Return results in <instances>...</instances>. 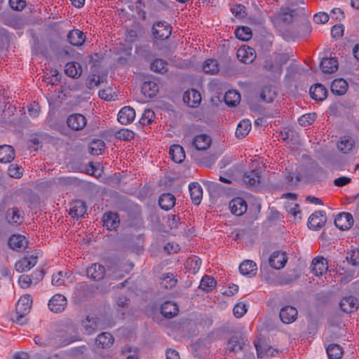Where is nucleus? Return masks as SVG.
<instances>
[{
  "label": "nucleus",
  "mask_w": 359,
  "mask_h": 359,
  "mask_svg": "<svg viewBox=\"0 0 359 359\" xmlns=\"http://www.w3.org/2000/svg\"><path fill=\"white\" fill-rule=\"evenodd\" d=\"M201 100V93L194 89L188 90L183 95V102L189 107H198Z\"/></svg>",
  "instance_id": "0eeeda50"
},
{
  "label": "nucleus",
  "mask_w": 359,
  "mask_h": 359,
  "mask_svg": "<svg viewBox=\"0 0 359 359\" xmlns=\"http://www.w3.org/2000/svg\"><path fill=\"white\" fill-rule=\"evenodd\" d=\"M103 226L108 230L116 229L120 224L119 216L116 212L111 211L105 212L102 216Z\"/></svg>",
  "instance_id": "ddd939ff"
},
{
  "label": "nucleus",
  "mask_w": 359,
  "mask_h": 359,
  "mask_svg": "<svg viewBox=\"0 0 359 359\" xmlns=\"http://www.w3.org/2000/svg\"><path fill=\"white\" fill-rule=\"evenodd\" d=\"M67 40L72 46H80L84 43L86 36L83 32L79 29H73L69 32Z\"/></svg>",
  "instance_id": "b1692460"
},
{
  "label": "nucleus",
  "mask_w": 359,
  "mask_h": 359,
  "mask_svg": "<svg viewBox=\"0 0 359 359\" xmlns=\"http://www.w3.org/2000/svg\"><path fill=\"white\" fill-rule=\"evenodd\" d=\"M223 99L226 105L234 107L240 102L241 95L238 91L230 90L225 93Z\"/></svg>",
  "instance_id": "e433bc0d"
},
{
  "label": "nucleus",
  "mask_w": 359,
  "mask_h": 359,
  "mask_svg": "<svg viewBox=\"0 0 359 359\" xmlns=\"http://www.w3.org/2000/svg\"><path fill=\"white\" fill-rule=\"evenodd\" d=\"M310 94L313 99L322 101L326 98L327 90L323 85L316 83L311 87Z\"/></svg>",
  "instance_id": "c85d7f7f"
},
{
  "label": "nucleus",
  "mask_w": 359,
  "mask_h": 359,
  "mask_svg": "<svg viewBox=\"0 0 359 359\" xmlns=\"http://www.w3.org/2000/svg\"><path fill=\"white\" fill-rule=\"evenodd\" d=\"M279 316L283 323L290 324L293 323L297 316V310L291 306H286L280 311Z\"/></svg>",
  "instance_id": "dca6fc26"
},
{
  "label": "nucleus",
  "mask_w": 359,
  "mask_h": 359,
  "mask_svg": "<svg viewBox=\"0 0 359 359\" xmlns=\"http://www.w3.org/2000/svg\"><path fill=\"white\" fill-rule=\"evenodd\" d=\"M238 59L243 63L250 64L256 58L254 49L250 46H243L237 50Z\"/></svg>",
  "instance_id": "9d476101"
},
{
  "label": "nucleus",
  "mask_w": 359,
  "mask_h": 359,
  "mask_svg": "<svg viewBox=\"0 0 359 359\" xmlns=\"http://www.w3.org/2000/svg\"><path fill=\"white\" fill-rule=\"evenodd\" d=\"M330 88L334 94L341 95L346 92L348 83L343 79H337L332 81Z\"/></svg>",
  "instance_id": "72a5a7b5"
},
{
  "label": "nucleus",
  "mask_w": 359,
  "mask_h": 359,
  "mask_svg": "<svg viewBox=\"0 0 359 359\" xmlns=\"http://www.w3.org/2000/svg\"><path fill=\"white\" fill-rule=\"evenodd\" d=\"M255 346L257 353V356L259 358H262L264 355L273 356L278 353L276 349L273 348L271 346L267 348L264 347V350H262V348L260 346H258L257 344H255Z\"/></svg>",
  "instance_id": "8fccbe9b"
},
{
  "label": "nucleus",
  "mask_w": 359,
  "mask_h": 359,
  "mask_svg": "<svg viewBox=\"0 0 359 359\" xmlns=\"http://www.w3.org/2000/svg\"><path fill=\"white\" fill-rule=\"evenodd\" d=\"M14 158L15 151L11 146L7 144L0 146V163H10Z\"/></svg>",
  "instance_id": "bb28decb"
},
{
  "label": "nucleus",
  "mask_w": 359,
  "mask_h": 359,
  "mask_svg": "<svg viewBox=\"0 0 359 359\" xmlns=\"http://www.w3.org/2000/svg\"><path fill=\"white\" fill-rule=\"evenodd\" d=\"M65 283V278L62 271L54 273L52 276V284L55 286H60Z\"/></svg>",
  "instance_id": "338daca9"
},
{
  "label": "nucleus",
  "mask_w": 359,
  "mask_h": 359,
  "mask_svg": "<svg viewBox=\"0 0 359 359\" xmlns=\"http://www.w3.org/2000/svg\"><path fill=\"white\" fill-rule=\"evenodd\" d=\"M329 20V16L326 13L320 12L313 16V21L317 24H325Z\"/></svg>",
  "instance_id": "774afa93"
},
{
  "label": "nucleus",
  "mask_w": 359,
  "mask_h": 359,
  "mask_svg": "<svg viewBox=\"0 0 359 359\" xmlns=\"http://www.w3.org/2000/svg\"><path fill=\"white\" fill-rule=\"evenodd\" d=\"M228 348L233 352H236L241 348V344L237 337H232L228 341Z\"/></svg>",
  "instance_id": "e2e57ef3"
},
{
  "label": "nucleus",
  "mask_w": 359,
  "mask_h": 359,
  "mask_svg": "<svg viewBox=\"0 0 359 359\" xmlns=\"http://www.w3.org/2000/svg\"><path fill=\"white\" fill-rule=\"evenodd\" d=\"M201 266V259L199 257L189 258L187 261L186 267L192 273H196Z\"/></svg>",
  "instance_id": "49530a36"
},
{
  "label": "nucleus",
  "mask_w": 359,
  "mask_h": 359,
  "mask_svg": "<svg viewBox=\"0 0 359 359\" xmlns=\"http://www.w3.org/2000/svg\"><path fill=\"white\" fill-rule=\"evenodd\" d=\"M82 325L88 334H91L100 328L99 319L94 315L87 316Z\"/></svg>",
  "instance_id": "5701e85b"
},
{
  "label": "nucleus",
  "mask_w": 359,
  "mask_h": 359,
  "mask_svg": "<svg viewBox=\"0 0 359 359\" xmlns=\"http://www.w3.org/2000/svg\"><path fill=\"white\" fill-rule=\"evenodd\" d=\"M231 212L235 215L240 216L247 210V204L242 198H236L229 203Z\"/></svg>",
  "instance_id": "412c9836"
},
{
  "label": "nucleus",
  "mask_w": 359,
  "mask_h": 359,
  "mask_svg": "<svg viewBox=\"0 0 359 359\" xmlns=\"http://www.w3.org/2000/svg\"><path fill=\"white\" fill-rule=\"evenodd\" d=\"M231 10L232 14L237 18L242 19L246 15V8L241 4L233 6Z\"/></svg>",
  "instance_id": "5fc2aeb1"
},
{
  "label": "nucleus",
  "mask_w": 359,
  "mask_h": 359,
  "mask_svg": "<svg viewBox=\"0 0 359 359\" xmlns=\"http://www.w3.org/2000/svg\"><path fill=\"white\" fill-rule=\"evenodd\" d=\"M353 224V219L351 214L348 212L339 213L334 219L335 226L341 230H347Z\"/></svg>",
  "instance_id": "9b49d317"
},
{
  "label": "nucleus",
  "mask_w": 359,
  "mask_h": 359,
  "mask_svg": "<svg viewBox=\"0 0 359 359\" xmlns=\"http://www.w3.org/2000/svg\"><path fill=\"white\" fill-rule=\"evenodd\" d=\"M269 262L270 266L276 269H282L287 262V257L285 252L276 251L270 256Z\"/></svg>",
  "instance_id": "a211bd4d"
},
{
  "label": "nucleus",
  "mask_w": 359,
  "mask_h": 359,
  "mask_svg": "<svg viewBox=\"0 0 359 359\" xmlns=\"http://www.w3.org/2000/svg\"><path fill=\"white\" fill-rule=\"evenodd\" d=\"M37 259V255L28 253L15 263V268L18 272L29 271L36 264Z\"/></svg>",
  "instance_id": "7ed1b4c3"
},
{
  "label": "nucleus",
  "mask_w": 359,
  "mask_h": 359,
  "mask_svg": "<svg viewBox=\"0 0 359 359\" xmlns=\"http://www.w3.org/2000/svg\"><path fill=\"white\" fill-rule=\"evenodd\" d=\"M67 124L72 130H81L86 126L87 119L81 114H73L68 116Z\"/></svg>",
  "instance_id": "39448f33"
},
{
  "label": "nucleus",
  "mask_w": 359,
  "mask_h": 359,
  "mask_svg": "<svg viewBox=\"0 0 359 359\" xmlns=\"http://www.w3.org/2000/svg\"><path fill=\"white\" fill-rule=\"evenodd\" d=\"M311 267L316 276H322L327 272L328 263L323 257H317L313 259Z\"/></svg>",
  "instance_id": "2eb2a0df"
},
{
  "label": "nucleus",
  "mask_w": 359,
  "mask_h": 359,
  "mask_svg": "<svg viewBox=\"0 0 359 359\" xmlns=\"http://www.w3.org/2000/svg\"><path fill=\"white\" fill-rule=\"evenodd\" d=\"M177 280L172 273H165L163 275L160 285L162 288L168 289L175 286Z\"/></svg>",
  "instance_id": "37998d69"
},
{
  "label": "nucleus",
  "mask_w": 359,
  "mask_h": 359,
  "mask_svg": "<svg viewBox=\"0 0 359 359\" xmlns=\"http://www.w3.org/2000/svg\"><path fill=\"white\" fill-rule=\"evenodd\" d=\"M247 312L246 304L243 302H238L233 309V313L235 317L241 318Z\"/></svg>",
  "instance_id": "864d4df0"
},
{
  "label": "nucleus",
  "mask_w": 359,
  "mask_h": 359,
  "mask_svg": "<svg viewBox=\"0 0 359 359\" xmlns=\"http://www.w3.org/2000/svg\"><path fill=\"white\" fill-rule=\"evenodd\" d=\"M99 97L104 100L111 101L114 100V95L112 94V89L107 88L102 90H100L98 92Z\"/></svg>",
  "instance_id": "bf43d9fd"
},
{
  "label": "nucleus",
  "mask_w": 359,
  "mask_h": 359,
  "mask_svg": "<svg viewBox=\"0 0 359 359\" xmlns=\"http://www.w3.org/2000/svg\"><path fill=\"white\" fill-rule=\"evenodd\" d=\"M116 137L125 141H130L134 138V133L130 130L123 128L117 132Z\"/></svg>",
  "instance_id": "6e6d98bb"
},
{
  "label": "nucleus",
  "mask_w": 359,
  "mask_h": 359,
  "mask_svg": "<svg viewBox=\"0 0 359 359\" xmlns=\"http://www.w3.org/2000/svg\"><path fill=\"white\" fill-rule=\"evenodd\" d=\"M172 27L165 21H159L154 24L152 34L156 39L165 40L171 34Z\"/></svg>",
  "instance_id": "f03ea898"
},
{
  "label": "nucleus",
  "mask_w": 359,
  "mask_h": 359,
  "mask_svg": "<svg viewBox=\"0 0 359 359\" xmlns=\"http://www.w3.org/2000/svg\"><path fill=\"white\" fill-rule=\"evenodd\" d=\"M239 271L244 276H252L256 273L257 264L252 260L243 261L239 266Z\"/></svg>",
  "instance_id": "2f4dec72"
},
{
  "label": "nucleus",
  "mask_w": 359,
  "mask_h": 359,
  "mask_svg": "<svg viewBox=\"0 0 359 359\" xmlns=\"http://www.w3.org/2000/svg\"><path fill=\"white\" fill-rule=\"evenodd\" d=\"M355 144L354 140L349 136H344L337 143V148L341 152L346 154L351 151Z\"/></svg>",
  "instance_id": "f704fd0d"
},
{
  "label": "nucleus",
  "mask_w": 359,
  "mask_h": 359,
  "mask_svg": "<svg viewBox=\"0 0 359 359\" xmlns=\"http://www.w3.org/2000/svg\"><path fill=\"white\" fill-rule=\"evenodd\" d=\"M168 63L166 61L156 58L154 59L151 63V69L155 72L164 74L168 72Z\"/></svg>",
  "instance_id": "ea45409f"
},
{
  "label": "nucleus",
  "mask_w": 359,
  "mask_h": 359,
  "mask_svg": "<svg viewBox=\"0 0 359 359\" xmlns=\"http://www.w3.org/2000/svg\"><path fill=\"white\" fill-rule=\"evenodd\" d=\"M348 261L353 265H359V250H353L348 252Z\"/></svg>",
  "instance_id": "052dcab7"
},
{
  "label": "nucleus",
  "mask_w": 359,
  "mask_h": 359,
  "mask_svg": "<svg viewBox=\"0 0 359 359\" xmlns=\"http://www.w3.org/2000/svg\"><path fill=\"white\" fill-rule=\"evenodd\" d=\"M169 154L171 159L176 163L184 161L186 156L183 147L179 144H173L170 147Z\"/></svg>",
  "instance_id": "a878e982"
},
{
  "label": "nucleus",
  "mask_w": 359,
  "mask_h": 359,
  "mask_svg": "<svg viewBox=\"0 0 359 359\" xmlns=\"http://www.w3.org/2000/svg\"><path fill=\"white\" fill-rule=\"evenodd\" d=\"M327 217L325 212L319 210L313 212L309 218L308 226L313 230H318L321 229L325 224Z\"/></svg>",
  "instance_id": "20e7f679"
},
{
  "label": "nucleus",
  "mask_w": 359,
  "mask_h": 359,
  "mask_svg": "<svg viewBox=\"0 0 359 359\" xmlns=\"http://www.w3.org/2000/svg\"><path fill=\"white\" fill-rule=\"evenodd\" d=\"M285 209L287 213L293 217L294 222H299L301 219V211L297 203H289L285 205Z\"/></svg>",
  "instance_id": "79ce46f5"
},
{
  "label": "nucleus",
  "mask_w": 359,
  "mask_h": 359,
  "mask_svg": "<svg viewBox=\"0 0 359 359\" xmlns=\"http://www.w3.org/2000/svg\"><path fill=\"white\" fill-rule=\"evenodd\" d=\"M175 197L170 193H165L160 196L158 198V204L161 209L169 210L175 204Z\"/></svg>",
  "instance_id": "cd10ccee"
},
{
  "label": "nucleus",
  "mask_w": 359,
  "mask_h": 359,
  "mask_svg": "<svg viewBox=\"0 0 359 359\" xmlns=\"http://www.w3.org/2000/svg\"><path fill=\"white\" fill-rule=\"evenodd\" d=\"M236 36L241 41H248L252 37V32L248 27H241L236 29Z\"/></svg>",
  "instance_id": "c03bdc74"
},
{
  "label": "nucleus",
  "mask_w": 359,
  "mask_h": 359,
  "mask_svg": "<svg viewBox=\"0 0 359 359\" xmlns=\"http://www.w3.org/2000/svg\"><path fill=\"white\" fill-rule=\"evenodd\" d=\"M189 190L192 203L199 205L202 201V187L198 182H193L189 184Z\"/></svg>",
  "instance_id": "aec40b11"
},
{
  "label": "nucleus",
  "mask_w": 359,
  "mask_h": 359,
  "mask_svg": "<svg viewBox=\"0 0 359 359\" xmlns=\"http://www.w3.org/2000/svg\"><path fill=\"white\" fill-rule=\"evenodd\" d=\"M33 299L30 294L22 295L15 305L16 321L20 323L21 320L27 316L32 308Z\"/></svg>",
  "instance_id": "f257e3e1"
},
{
  "label": "nucleus",
  "mask_w": 359,
  "mask_h": 359,
  "mask_svg": "<svg viewBox=\"0 0 359 359\" xmlns=\"http://www.w3.org/2000/svg\"><path fill=\"white\" fill-rule=\"evenodd\" d=\"M22 168L17 165L11 164L8 166V173L10 177L15 179L20 178L22 176Z\"/></svg>",
  "instance_id": "3c124183"
},
{
  "label": "nucleus",
  "mask_w": 359,
  "mask_h": 359,
  "mask_svg": "<svg viewBox=\"0 0 359 359\" xmlns=\"http://www.w3.org/2000/svg\"><path fill=\"white\" fill-rule=\"evenodd\" d=\"M86 274L92 280H100L105 276V269L102 264L94 263L87 268Z\"/></svg>",
  "instance_id": "4468645a"
},
{
  "label": "nucleus",
  "mask_w": 359,
  "mask_h": 359,
  "mask_svg": "<svg viewBox=\"0 0 359 359\" xmlns=\"http://www.w3.org/2000/svg\"><path fill=\"white\" fill-rule=\"evenodd\" d=\"M209 89L212 92H215L216 95L211 97V102L213 104H217L218 102L221 101V95L220 93L217 91L218 90V83L212 81L209 85Z\"/></svg>",
  "instance_id": "4d7b16f0"
},
{
  "label": "nucleus",
  "mask_w": 359,
  "mask_h": 359,
  "mask_svg": "<svg viewBox=\"0 0 359 359\" xmlns=\"http://www.w3.org/2000/svg\"><path fill=\"white\" fill-rule=\"evenodd\" d=\"M67 304L66 297L61 294H54L48 302L50 310L54 313L62 311Z\"/></svg>",
  "instance_id": "423d86ee"
},
{
  "label": "nucleus",
  "mask_w": 359,
  "mask_h": 359,
  "mask_svg": "<svg viewBox=\"0 0 359 359\" xmlns=\"http://www.w3.org/2000/svg\"><path fill=\"white\" fill-rule=\"evenodd\" d=\"M316 117L317 116L315 113L304 114L298 118V122L302 126H308L315 121Z\"/></svg>",
  "instance_id": "09e8293b"
},
{
  "label": "nucleus",
  "mask_w": 359,
  "mask_h": 359,
  "mask_svg": "<svg viewBox=\"0 0 359 359\" xmlns=\"http://www.w3.org/2000/svg\"><path fill=\"white\" fill-rule=\"evenodd\" d=\"M155 118V114L151 109H145L141 116L140 122L143 126L151 123Z\"/></svg>",
  "instance_id": "de8ad7c7"
},
{
  "label": "nucleus",
  "mask_w": 359,
  "mask_h": 359,
  "mask_svg": "<svg viewBox=\"0 0 359 359\" xmlns=\"http://www.w3.org/2000/svg\"><path fill=\"white\" fill-rule=\"evenodd\" d=\"M339 307L345 313H352L358 307V301L353 296L344 297L339 302Z\"/></svg>",
  "instance_id": "6ab92c4d"
},
{
  "label": "nucleus",
  "mask_w": 359,
  "mask_h": 359,
  "mask_svg": "<svg viewBox=\"0 0 359 359\" xmlns=\"http://www.w3.org/2000/svg\"><path fill=\"white\" fill-rule=\"evenodd\" d=\"M274 96V93L268 87L264 88L260 95L262 100L266 102H272Z\"/></svg>",
  "instance_id": "13d9d810"
},
{
  "label": "nucleus",
  "mask_w": 359,
  "mask_h": 359,
  "mask_svg": "<svg viewBox=\"0 0 359 359\" xmlns=\"http://www.w3.org/2000/svg\"><path fill=\"white\" fill-rule=\"evenodd\" d=\"M86 212V206L83 201L76 200L73 202L69 210V215L73 218H81Z\"/></svg>",
  "instance_id": "393cba45"
},
{
  "label": "nucleus",
  "mask_w": 359,
  "mask_h": 359,
  "mask_svg": "<svg viewBox=\"0 0 359 359\" xmlns=\"http://www.w3.org/2000/svg\"><path fill=\"white\" fill-rule=\"evenodd\" d=\"M219 71L218 63L215 60H208L203 63V72L208 74H215Z\"/></svg>",
  "instance_id": "a18cd8bd"
},
{
  "label": "nucleus",
  "mask_w": 359,
  "mask_h": 359,
  "mask_svg": "<svg viewBox=\"0 0 359 359\" xmlns=\"http://www.w3.org/2000/svg\"><path fill=\"white\" fill-rule=\"evenodd\" d=\"M327 353L330 359H340L343 355V350L338 344H330L327 348Z\"/></svg>",
  "instance_id": "a19ab883"
},
{
  "label": "nucleus",
  "mask_w": 359,
  "mask_h": 359,
  "mask_svg": "<svg viewBox=\"0 0 359 359\" xmlns=\"http://www.w3.org/2000/svg\"><path fill=\"white\" fill-rule=\"evenodd\" d=\"M65 72L68 76L75 78L81 75V69L77 62H70L66 64Z\"/></svg>",
  "instance_id": "58836bf2"
},
{
  "label": "nucleus",
  "mask_w": 359,
  "mask_h": 359,
  "mask_svg": "<svg viewBox=\"0 0 359 359\" xmlns=\"http://www.w3.org/2000/svg\"><path fill=\"white\" fill-rule=\"evenodd\" d=\"M135 118V111L129 106L123 107L120 109L117 115V120L122 125L131 123Z\"/></svg>",
  "instance_id": "6e6552de"
},
{
  "label": "nucleus",
  "mask_w": 359,
  "mask_h": 359,
  "mask_svg": "<svg viewBox=\"0 0 359 359\" xmlns=\"http://www.w3.org/2000/svg\"><path fill=\"white\" fill-rule=\"evenodd\" d=\"M114 341L113 336L109 332H102L98 334L95 340L97 346L102 348L110 347Z\"/></svg>",
  "instance_id": "473e14b6"
},
{
  "label": "nucleus",
  "mask_w": 359,
  "mask_h": 359,
  "mask_svg": "<svg viewBox=\"0 0 359 359\" xmlns=\"http://www.w3.org/2000/svg\"><path fill=\"white\" fill-rule=\"evenodd\" d=\"M178 312V305L172 301H165L161 306V313L166 318H172L176 316Z\"/></svg>",
  "instance_id": "f3484780"
},
{
  "label": "nucleus",
  "mask_w": 359,
  "mask_h": 359,
  "mask_svg": "<svg viewBox=\"0 0 359 359\" xmlns=\"http://www.w3.org/2000/svg\"><path fill=\"white\" fill-rule=\"evenodd\" d=\"M123 353L127 354L126 355V359H138L139 358V353H138V348H132V347H127L123 350Z\"/></svg>",
  "instance_id": "680f3d73"
},
{
  "label": "nucleus",
  "mask_w": 359,
  "mask_h": 359,
  "mask_svg": "<svg viewBox=\"0 0 359 359\" xmlns=\"http://www.w3.org/2000/svg\"><path fill=\"white\" fill-rule=\"evenodd\" d=\"M105 149V143L103 140L96 139L92 140L88 144L89 153L92 155L98 156L102 154Z\"/></svg>",
  "instance_id": "c9c22d12"
},
{
  "label": "nucleus",
  "mask_w": 359,
  "mask_h": 359,
  "mask_svg": "<svg viewBox=\"0 0 359 359\" xmlns=\"http://www.w3.org/2000/svg\"><path fill=\"white\" fill-rule=\"evenodd\" d=\"M251 130V122L248 119H243L238 123L236 135L237 137L243 138L245 137Z\"/></svg>",
  "instance_id": "4c0bfd02"
},
{
  "label": "nucleus",
  "mask_w": 359,
  "mask_h": 359,
  "mask_svg": "<svg viewBox=\"0 0 359 359\" xmlns=\"http://www.w3.org/2000/svg\"><path fill=\"white\" fill-rule=\"evenodd\" d=\"M18 284L22 288L27 289L34 284V280L31 276L22 274L18 278Z\"/></svg>",
  "instance_id": "603ef678"
},
{
  "label": "nucleus",
  "mask_w": 359,
  "mask_h": 359,
  "mask_svg": "<svg viewBox=\"0 0 359 359\" xmlns=\"http://www.w3.org/2000/svg\"><path fill=\"white\" fill-rule=\"evenodd\" d=\"M5 218L11 225L18 226L24 222L22 212L16 208H8L6 212Z\"/></svg>",
  "instance_id": "1a4fd4ad"
},
{
  "label": "nucleus",
  "mask_w": 359,
  "mask_h": 359,
  "mask_svg": "<svg viewBox=\"0 0 359 359\" xmlns=\"http://www.w3.org/2000/svg\"><path fill=\"white\" fill-rule=\"evenodd\" d=\"M8 244L11 249L21 251L27 248L28 241L22 235L13 234L9 237Z\"/></svg>",
  "instance_id": "f8f14e48"
},
{
  "label": "nucleus",
  "mask_w": 359,
  "mask_h": 359,
  "mask_svg": "<svg viewBox=\"0 0 359 359\" xmlns=\"http://www.w3.org/2000/svg\"><path fill=\"white\" fill-rule=\"evenodd\" d=\"M142 93L148 97L152 98L158 92V86L154 81H144L142 85Z\"/></svg>",
  "instance_id": "c756f323"
},
{
  "label": "nucleus",
  "mask_w": 359,
  "mask_h": 359,
  "mask_svg": "<svg viewBox=\"0 0 359 359\" xmlns=\"http://www.w3.org/2000/svg\"><path fill=\"white\" fill-rule=\"evenodd\" d=\"M243 181L248 187H257L260 184L261 176L257 170H250L245 172Z\"/></svg>",
  "instance_id": "4be33fe9"
},
{
  "label": "nucleus",
  "mask_w": 359,
  "mask_h": 359,
  "mask_svg": "<svg viewBox=\"0 0 359 359\" xmlns=\"http://www.w3.org/2000/svg\"><path fill=\"white\" fill-rule=\"evenodd\" d=\"M11 8L15 11H20L26 6L25 0H9Z\"/></svg>",
  "instance_id": "69168bd1"
},
{
  "label": "nucleus",
  "mask_w": 359,
  "mask_h": 359,
  "mask_svg": "<svg viewBox=\"0 0 359 359\" xmlns=\"http://www.w3.org/2000/svg\"><path fill=\"white\" fill-rule=\"evenodd\" d=\"M320 68L324 73L332 74L338 69V62L335 58H324L320 62Z\"/></svg>",
  "instance_id": "7c9ffc66"
},
{
  "label": "nucleus",
  "mask_w": 359,
  "mask_h": 359,
  "mask_svg": "<svg viewBox=\"0 0 359 359\" xmlns=\"http://www.w3.org/2000/svg\"><path fill=\"white\" fill-rule=\"evenodd\" d=\"M86 83L87 88L89 89H92L95 87H97L100 84L99 77L97 78V76L95 74L90 75L88 76Z\"/></svg>",
  "instance_id": "0e129e2a"
}]
</instances>
